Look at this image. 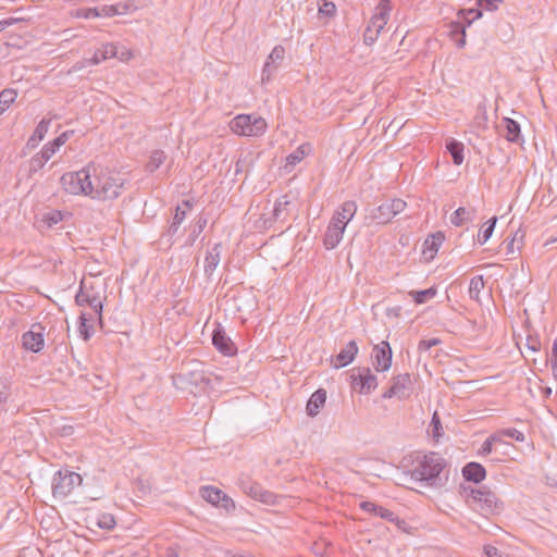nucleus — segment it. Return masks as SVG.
Here are the masks:
<instances>
[{
	"label": "nucleus",
	"instance_id": "nucleus-12",
	"mask_svg": "<svg viewBox=\"0 0 557 557\" xmlns=\"http://www.w3.org/2000/svg\"><path fill=\"white\" fill-rule=\"evenodd\" d=\"M392 348L385 341L375 345L372 349L373 366L376 371H387L392 364Z\"/></svg>",
	"mask_w": 557,
	"mask_h": 557
},
{
	"label": "nucleus",
	"instance_id": "nucleus-11",
	"mask_svg": "<svg viewBox=\"0 0 557 557\" xmlns=\"http://www.w3.org/2000/svg\"><path fill=\"white\" fill-rule=\"evenodd\" d=\"M285 58V48L275 46L269 54L261 73V83H269Z\"/></svg>",
	"mask_w": 557,
	"mask_h": 557
},
{
	"label": "nucleus",
	"instance_id": "nucleus-20",
	"mask_svg": "<svg viewBox=\"0 0 557 557\" xmlns=\"http://www.w3.org/2000/svg\"><path fill=\"white\" fill-rule=\"evenodd\" d=\"M326 401V391L323 388L317 389L309 398L306 411L309 417H315L320 409L324 407Z\"/></svg>",
	"mask_w": 557,
	"mask_h": 557
},
{
	"label": "nucleus",
	"instance_id": "nucleus-59",
	"mask_svg": "<svg viewBox=\"0 0 557 557\" xmlns=\"http://www.w3.org/2000/svg\"><path fill=\"white\" fill-rule=\"evenodd\" d=\"M527 346L532 351H539L541 348V343L536 337L529 336L527 338Z\"/></svg>",
	"mask_w": 557,
	"mask_h": 557
},
{
	"label": "nucleus",
	"instance_id": "nucleus-61",
	"mask_svg": "<svg viewBox=\"0 0 557 557\" xmlns=\"http://www.w3.org/2000/svg\"><path fill=\"white\" fill-rule=\"evenodd\" d=\"M69 139V134L67 132H64L62 133L61 135H59L53 141V146H57V147H61L63 146Z\"/></svg>",
	"mask_w": 557,
	"mask_h": 557
},
{
	"label": "nucleus",
	"instance_id": "nucleus-28",
	"mask_svg": "<svg viewBox=\"0 0 557 557\" xmlns=\"http://www.w3.org/2000/svg\"><path fill=\"white\" fill-rule=\"evenodd\" d=\"M373 220H375L379 224H386L393 218L394 214L387 202L380 205L372 214Z\"/></svg>",
	"mask_w": 557,
	"mask_h": 557
},
{
	"label": "nucleus",
	"instance_id": "nucleus-63",
	"mask_svg": "<svg viewBox=\"0 0 557 557\" xmlns=\"http://www.w3.org/2000/svg\"><path fill=\"white\" fill-rule=\"evenodd\" d=\"M180 226H181V224H175V222L172 221L168 227L165 235L169 236L170 238H172L174 235L177 234Z\"/></svg>",
	"mask_w": 557,
	"mask_h": 557
},
{
	"label": "nucleus",
	"instance_id": "nucleus-5",
	"mask_svg": "<svg viewBox=\"0 0 557 557\" xmlns=\"http://www.w3.org/2000/svg\"><path fill=\"white\" fill-rule=\"evenodd\" d=\"M91 169L89 164L77 172L64 173L61 176V185L63 189L72 195H85L90 197L91 186Z\"/></svg>",
	"mask_w": 557,
	"mask_h": 557
},
{
	"label": "nucleus",
	"instance_id": "nucleus-43",
	"mask_svg": "<svg viewBox=\"0 0 557 557\" xmlns=\"http://www.w3.org/2000/svg\"><path fill=\"white\" fill-rule=\"evenodd\" d=\"M97 525L103 530H111L115 527V519L110 513L101 515L98 518Z\"/></svg>",
	"mask_w": 557,
	"mask_h": 557
},
{
	"label": "nucleus",
	"instance_id": "nucleus-52",
	"mask_svg": "<svg viewBox=\"0 0 557 557\" xmlns=\"http://www.w3.org/2000/svg\"><path fill=\"white\" fill-rule=\"evenodd\" d=\"M443 240H444V235L441 232L432 235L431 245L429 247V249L432 251V253L437 252L438 247L442 245ZM431 257H433V255H431Z\"/></svg>",
	"mask_w": 557,
	"mask_h": 557
},
{
	"label": "nucleus",
	"instance_id": "nucleus-60",
	"mask_svg": "<svg viewBox=\"0 0 557 557\" xmlns=\"http://www.w3.org/2000/svg\"><path fill=\"white\" fill-rule=\"evenodd\" d=\"M87 65H91L90 62H89V59H84V60H81L78 62H76L72 67L71 70L69 71L70 73H74V72H78L83 69H85Z\"/></svg>",
	"mask_w": 557,
	"mask_h": 557
},
{
	"label": "nucleus",
	"instance_id": "nucleus-47",
	"mask_svg": "<svg viewBox=\"0 0 557 557\" xmlns=\"http://www.w3.org/2000/svg\"><path fill=\"white\" fill-rule=\"evenodd\" d=\"M430 426L432 428L433 437L438 440L442 436V424L437 412L433 414Z\"/></svg>",
	"mask_w": 557,
	"mask_h": 557
},
{
	"label": "nucleus",
	"instance_id": "nucleus-13",
	"mask_svg": "<svg viewBox=\"0 0 557 557\" xmlns=\"http://www.w3.org/2000/svg\"><path fill=\"white\" fill-rule=\"evenodd\" d=\"M294 203L288 195H283L276 199L272 215L269 219L270 222L286 224L289 221L290 212Z\"/></svg>",
	"mask_w": 557,
	"mask_h": 557
},
{
	"label": "nucleus",
	"instance_id": "nucleus-9",
	"mask_svg": "<svg viewBox=\"0 0 557 557\" xmlns=\"http://www.w3.org/2000/svg\"><path fill=\"white\" fill-rule=\"evenodd\" d=\"M351 388L360 394H370L377 386L376 376L369 368H357L352 370Z\"/></svg>",
	"mask_w": 557,
	"mask_h": 557
},
{
	"label": "nucleus",
	"instance_id": "nucleus-36",
	"mask_svg": "<svg viewBox=\"0 0 557 557\" xmlns=\"http://www.w3.org/2000/svg\"><path fill=\"white\" fill-rule=\"evenodd\" d=\"M310 146L308 144L300 145L295 151L289 153L286 158L287 164L296 165L307 156Z\"/></svg>",
	"mask_w": 557,
	"mask_h": 557
},
{
	"label": "nucleus",
	"instance_id": "nucleus-41",
	"mask_svg": "<svg viewBox=\"0 0 557 557\" xmlns=\"http://www.w3.org/2000/svg\"><path fill=\"white\" fill-rule=\"evenodd\" d=\"M190 380L196 385L202 384L205 386H209L212 383L211 376L206 375L202 371H191L190 372Z\"/></svg>",
	"mask_w": 557,
	"mask_h": 557
},
{
	"label": "nucleus",
	"instance_id": "nucleus-48",
	"mask_svg": "<svg viewBox=\"0 0 557 557\" xmlns=\"http://www.w3.org/2000/svg\"><path fill=\"white\" fill-rule=\"evenodd\" d=\"M387 203H388L394 216H396L397 214L403 212L407 206L406 201H404L403 199H393Z\"/></svg>",
	"mask_w": 557,
	"mask_h": 557
},
{
	"label": "nucleus",
	"instance_id": "nucleus-42",
	"mask_svg": "<svg viewBox=\"0 0 557 557\" xmlns=\"http://www.w3.org/2000/svg\"><path fill=\"white\" fill-rule=\"evenodd\" d=\"M16 91L14 89H3L0 92V103H2L7 109L13 103L16 99Z\"/></svg>",
	"mask_w": 557,
	"mask_h": 557
},
{
	"label": "nucleus",
	"instance_id": "nucleus-1",
	"mask_svg": "<svg viewBox=\"0 0 557 557\" xmlns=\"http://www.w3.org/2000/svg\"><path fill=\"white\" fill-rule=\"evenodd\" d=\"M447 461L438 453L418 454L412 461L410 475L416 481L426 482L429 486H442L444 481L441 476Z\"/></svg>",
	"mask_w": 557,
	"mask_h": 557
},
{
	"label": "nucleus",
	"instance_id": "nucleus-32",
	"mask_svg": "<svg viewBox=\"0 0 557 557\" xmlns=\"http://www.w3.org/2000/svg\"><path fill=\"white\" fill-rule=\"evenodd\" d=\"M437 289L435 287H430L424 290H411L409 296L413 298L417 305H421L435 297Z\"/></svg>",
	"mask_w": 557,
	"mask_h": 557
},
{
	"label": "nucleus",
	"instance_id": "nucleus-21",
	"mask_svg": "<svg viewBox=\"0 0 557 557\" xmlns=\"http://www.w3.org/2000/svg\"><path fill=\"white\" fill-rule=\"evenodd\" d=\"M222 245L215 244L211 249L207 251L205 258V274L211 276L215 271L221 260Z\"/></svg>",
	"mask_w": 557,
	"mask_h": 557
},
{
	"label": "nucleus",
	"instance_id": "nucleus-15",
	"mask_svg": "<svg viewBox=\"0 0 557 557\" xmlns=\"http://www.w3.org/2000/svg\"><path fill=\"white\" fill-rule=\"evenodd\" d=\"M212 344L224 356H235L237 347L226 335L225 331L219 325L212 332Z\"/></svg>",
	"mask_w": 557,
	"mask_h": 557
},
{
	"label": "nucleus",
	"instance_id": "nucleus-45",
	"mask_svg": "<svg viewBox=\"0 0 557 557\" xmlns=\"http://www.w3.org/2000/svg\"><path fill=\"white\" fill-rule=\"evenodd\" d=\"M336 13V7L331 1H324L319 8V14L326 17H333Z\"/></svg>",
	"mask_w": 557,
	"mask_h": 557
},
{
	"label": "nucleus",
	"instance_id": "nucleus-55",
	"mask_svg": "<svg viewBox=\"0 0 557 557\" xmlns=\"http://www.w3.org/2000/svg\"><path fill=\"white\" fill-rule=\"evenodd\" d=\"M100 13H101V16L103 15V16L111 17V16L119 14L120 11L117 10V8L115 5H104L100 9Z\"/></svg>",
	"mask_w": 557,
	"mask_h": 557
},
{
	"label": "nucleus",
	"instance_id": "nucleus-26",
	"mask_svg": "<svg viewBox=\"0 0 557 557\" xmlns=\"http://www.w3.org/2000/svg\"><path fill=\"white\" fill-rule=\"evenodd\" d=\"M50 125V120L42 119L36 126L34 133L28 138L27 146L35 148L46 136Z\"/></svg>",
	"mask_w": 557,
	"mask_h": 557
},
{
	"label": "nucleus",
	"instance_id": "nucleus-10",
	"mask_svg": "<svg viewBox=\"0 0 557 557\" xmlns=\"http://www.w3.org/2000/svg\"><path fill=\"white\" fill-rule=\"evenodd\" d=\"M412 382L410 374H399L392 380L391 387L384 392L383 398L407 399L411 395Z\"/></svg>",
	"mask_w": 557,
	"mask_h": 557
},
{
	"label": "nucleus",
	"instance_id": "nucleus-56",
	"mask_svg": "<svg viewBox=\"0 0 557 557\" xmlns=\"http://www.w3.org/2000/svg\"><path fill=\"white\" fill-rule=\"evenodd\" d=\"M360 508L366 511V512H369V513H372V515H376V511H377V508H379V505L372 503V502H362L360 504Z\"/></svg>",
	"mask_w": 557,
	"mask_h": 557
},
{
	"label": "nucleus",
	"instance_id": "nucleus-50",
	"mask_svg": "<svg viewBox=\"0 0 557 557\" xmlns=\"http://www.w3.org/2000/svg\"><path fill=\"white\" fill-rule=\"evenodd\" d=\"M438 344H441L438 338L422 339L419 342L418 349L419 351H428Z\"/></svg>",
	"mask_w": 557,
	"mask_h": 557
},
{
	"label": "nucleus",
	"instance_id": "nucleus-40",
	"mask_svg": "<svg viewBox=\"0 0 557 557\" xmlns=\"http://www.w3.org/2000/svg\"><path fill=\"white\" fill-rule=\"evenodd\" d=\"M375 516H379L380 518L387 520L389 522L396 523L397 525L405 523V521L400 520L393 511H391L387 508H384L382 506H379Z\"/></svg>",
	"mask_w": 557,
	"mask_h": 557
},
{
	"label": "nucleus",
	"instance_id": "nucleus-37",
	"mask_svg": "<svg viewBox=\"0 0 557 557\" xmlns=\"http://www.w3.org/2000/svg\"><path fill=\"white\" fill-rule=\"evenodd\" d=\"M193 205L189 200H183L181 205L175 208L173 220L175 224H182L186 218L188 211H190Z\"/></svg>",
	"mask_w": 557,
	"mask_h": 557
},
{
	"label": "nucleus",
	"instance_id": "nucleus-16",
	"mask_svg": "<svg viewBox=\"0 0 557 557\" xmlns=\"http://www.w3.org/2000/svg\"><path fill=\"white\" fill-rule=\"evenodd\" d=\"M345 226L331 220L323 238V245L326 249H334L342 240Z\"/></svg>",
	"mask_w": 557,
	"mask_h": 557
},
{
	"label": "nucleus",
	"instance_id": "nucleus-6",
	"mask_svg": "<svg viewBox=\"0 0 557 557\" xmlns=\"http://www.w3.org/2000/svg\"><path fill=\"white\" fill-rule=\"evenodd\" d=\"M231 131L239 136L259 137L268 128L267 121L255 114H238L230 122Z\"/></svg>",
	"mask_w": 557,
	"mask_h": 557
},
{
	"label": "nucleus",
	"instance_id": "nucleus-27",
	"mask_svg": "<svg viewBox=\"0 0 557 557\" xmlns=\"http://www.w3.org/2000/svg\"><path fill=\"white\" fill-rule=\"evenodd\" d=\"M497 445H509V444L504 442L499 434H493L484 441V443L482 444V446L479 450V454L481 456H487L497 449Z\"/></svg>",
	"mask_w": 557,
	"mask_h": 557
},
{
	"label": "nucleus",
	"instance_id": "nucleus-57",
	"mask_svg": "<svg viewBox=\"0 0 557 557\" xmlns=\"http://www.w3.org/2000/svg\"><path fill=\"white\" fill-rule=\"evenodd\" d=\"M75 302L79 307L88 306V298L85 295V290L83 286L81 287L79 292L75 296Z\"/></svg>",
	"mask_w": 557,
	"mask_h": 557
},
{
	"label": "nucleus",
	"instance_id": "nucleus-53",
	"mask_svg": "<svg viewBox=\"0 0 557 557\" xmlns=\"http://www.w3.org/2000/svg\"><path fill=\"white\" fill-rule=\"evenodd\" d=\"M59 149V147L53 146V141H49L42 147L40 153L49 161Z\"/></svg>",
	"mask_w": 557,
	"mask_h": 557
},
{
	"label": "nucleus",
	"instance_id": "nucleus-58",
	"mask_svg": "<svg viewBox=\"0 0 557 557\" xmlns=\"http://www.w3.org/2000/svg\"><path fill=\"white\" fill-rule=\"evenodd\" d=\"M483 550L486 557H500L502 554V552L493 545H485Z\"/></svg>",
	"mask_w": 557,
	"mask_h": 557
},
{
	"label": "nucleus",
	"instance_id": "nucleus-25",
	"mask_svg": "<svg viewBox=\"0 0 557 557\" xmlns=\"http://www.w3.org/2000/svg\"><path fill=\"white\" fill-rule=\"evenodd\" d=\"M223 493H224L223 491H221L220 488L212 486V485L202 486L199 490L200 496L206 502H208L209 504H211L212 506H215V507H218L219 504L221 503Z\"/></svg>",
	"mask_w": 557,
	"mask_h": 557
},
{
	"label": "nucleus",
	"instance_id": "nucleus-4",
	"mask_svg": "<svg viewBox=\"0 0 557 557\" xmlns=\"http://www.w3.org/2000/svg\"><path fill=\"white\" fill-rule=\"evenodd\" d=\"M391 0H380L374 9V13L370 18L368 26L363 33V42L367 46H372L379 38L381 32L386 26L392 12Z\"/></svg>",
	"mask_w": 557,
	"mask_h": 557
},
{
	"label": "nucleus",
	"instance_id": "nucleus-30",
	"mask_svg": "<svg viewBox=\"0 0 557 557\" xmlns=\"http://www.w3.org/2000/svg\"><path fill=\"white\" fill-rule=\"evenodd\" d=\"M446 148L451 154L454 163L460 165L463 162V145L455 139H450Z\"/></svg>",
	"mask_w": 557,
	"mask_h": 557
},
{
	"label": "nucleus",
	"instance_id": "nucleus-23",
	"mask_svg": "<svg viewBox=\"0 0 557 557\" xmlns=\"http://www.w3.org/2000/svg\"><path fill=\"white\" fill-rule=\"evenodd\" d=\"M462 475L473 483L482 482L486 476L485 468L478 462H469L462 468Z\"/></svg>",
	"mask_w": 557,
	"mask_h": 557
},
{
	"label": "nucleus",
	"instance_id": "nucleus-46",
	"mask_svg": "<svg viewBox=\"0 0 557 557\" xmlns=\"http://www.w3.org/2000/svg\"><path fill=\"white\" fill-rule=\"evenodd\" d=\"M220 508L224 509L227 513L233 512L236 508L235 502L225 493H223L221 503L219 504Z\"/></svg>",
	"mask_w": 557,
	"mask_h": 557
},
{
	"label": "nucleus",
	"instance_id": "nucleus-8",
	"mask_svg": "<svg viewBox=\"0 0 557 557\" xmlns=\"http://www.w3.org/2000/svg\"><path fill=\"white\" fill-rule=\"evenodd\" d=\"M238 486L245 495L249 496L250 498L257 502L263 503L265 505H275L277 503V497L274 493L263 488V486L260 483L252 481L248 478L240 479L238 482Z\"/></svg>",
	"mask_w": 557,
	"mask_h": 557
},
{
	"label": "nucleus",
	"instance_id": "nucleus-14",
	"mask_svg": "<svg viewBox=\"0 0 557 557\" xmlns=\"http://www.w3.org/2000/svg\"><path fill=\"white\" fill-rule=\"evenodd\" d=\"M44 327L40 324H34L32 330L22 335V344L26 350L39 352L44 348Z\"/></svg>",
	"mask_w": 557,
	"mask_h": 557
},
{
	"label": "nucleus",
	"instance_id": "nucleus-34",
	"mask_svg": "<svg viewBox=\"0 0 557 557\" xmlns=\"http://www.w3.org/2000/svg\"><path fill=\"white\" fill-rule=\"evenodd\" d=\"M473 212L470 210H467L463 207L458 208L450 216V222L455 226H461L467 221H470L472 219Z\"/></svg>",
	"mask_w": 557,
	"mask_h": 557
},
{
	"label": "nucleus",
	"instance_id": "nucleus-3",
	"mask_svg": "<svg viewBox=\"0 0 557 557\" xmlns=\"http://www.w3.org/2000/svg\"><path fill=\"white\" fill-rule=\"evenodd\" d=\"M467 503L484 516L499 513L504 508L503 502L487 486L471 488Z\"/></svg>",
	"mask_w": 557,
	"mask_h": 557
},
{
	"label": "nucleus",
	"instance_id": "nucleus-33",
	"mask_svg": "<svg viewBox=\"0 0 557 557\" xmlns=\"http://www.w3.org/2000/svg\"><path fill=\"white\" fill-rule=\"evenodd\" d=\"M90 320H92V317H87V313L85 312L81 313L78 330L84 341H88L94 333L92 325L88 323Z\"/></svg>",
	"mask_w": 557,
	"mask_h": 557
},
{
	"label": "nucleus",
	"instance_id": "nucleus-29",
	"mask_svg": "<svg viewBox=\"0 0 557 557\" xmlns=\"http://www.w3.org/2000/svg\"><path fill=\"white\" fill-rule=\"evenodd\" d=\"M166 154L163 150L156 149L151 152L149 161L146 164V170L150 173L157 171L165 161Z\"/></svg>",
	"mask_w": 557,
	"mask_h": 557
},
{
	"label": "nucleus",
	"instance_id": "nucleus-39",
	"mask_svg": "<svg viewBox=\"0 0 557 557\" xmlns=\"http://www.w3.org/2000/svg\"><path fill=\"white\" fill-rule=\"evenodd\" d=\"M47 162H48V160L40 152L33 156L32 159L29 160V168H28L29 176H32L33 174H35L39 170H41Z\"/></svg>",
	"mask_w": 557,
	"mask_h": 557
},
{
	"label": "nucleus",
	"instance_id": "nucleus-22",
	"mask_svg": "<svg viewBox=\"0 0 557 557\" xmlns=\"http://www.w3.org/2000/svg\"><path fill=\"white\" fill-rule=\"evenodd\" d=\"M117 53V45L113 42L103 44L98 48L94 55L89 59L91 65H97L102 61L112 59Z\"/></svg>",
	"mask_w": 557,
	"mask_h": 557
},
{
	"label": "nucleus",
	"instance_id": "nucleus-44",
	"mask_svg": "<svg viewBox=\"0 0 557 557\" xmlns=\"http://www.w3.org/2000/svg\"><path fill=\"white\" fill-rule=\"evenodd\" d=\"M63 219V215L61 213V211H58V210H53L51 212H48L44 215V219L42 221L49 226H53L55 224H58L59 222H61Z\"/></svg>",
	"mask_w": 557,
	"mask_h": 557
},
{
	"label": "nucleus",
	"instance_id": "nucleus-31",
	"mask_svg": "<svg viewBox=\"0 0 557 557\" xmlns=\"http://www.w3.org/2000/svg\"><path fill=\"white\" fill-rule=\"evenodd\" d=\"M451 39L456 41L458 48H463L466 45V29L459 22L451 23L450 25Z\"/></svg>",
	"mask_w": 557,
	"mask_h": 557
},
{
	"label": "nucleus",
	"instance_id": "nucleus-49",
	"mask_svg": "<svg viewBox=\"0 0 557 557\" xmlns=\"http://www.w3.org/2000/svg\"><path fill=\"white\" fill-rule=\"evenodd\" d=\"M114 58H117L121 62H128L134 58V52L126 48V47H119L117 46V53Z\"/></svg>",
	"mask_w": 557,
	"mask_h": 557
},
{
	"label": "nucleus",
	"instance_id": "nucleus-18",
	"mask_svg": "<svg viewBox=\"0 0 557 557\" xmlns=\"http://www.w3.org/2000/svg\"><path fill=\"white\" fill-rule=\"evenodd\" d=\"M502 135L510 143L522 140L521 129L518 122L510 117H504L500 123Z\"/></svg>",
	"mask_w": 557,
	"mask_h": 557
},
{
	"label": "nucleus",
	"instance_id": "nucleus-62",
	"mask_svg": "<svg viewBox=\"0 0 557 557\" xmlns=\"http://www.w3.org/2000/svg\"><path fill=\"white\" fill-rule=\"evenodd\" d=\"M20 21H21V18H14V17H9V18L0 21V32H3L7 27H9L10 25L17 23Z\"/></svg>",
	"mask_w": 557,
	"mask_h": 557
},
{
	"label": "nucleus",
	"instance_id": "nucleus-64",
	"mask_svg": "<svg viewBox=\"0 0 557 557\" xmlns=\"http://www.w3.org/2000/svg\"><path fill=\"white\" fill-rule=\"evenodd\" d=\"M98 16H101V13H100V10L97 9V8L88 9L86 14H85V17H87V18L98 17Z\"/></svg>",
	"mask_w": 557,
	"mask_h": 557
},
{
	"label": "nucleus",
	"instance_id": "nucleus-17",
	"mask_svg": "<svg viewBox=\"0 0 557 557\" xmlns=\"http://www.w3.org/2000/svg\"><path fill=\"white\" fill-rule=\"evenodd\" d=\"M357 212V205L352 200L345 201L333 214V221L347 226L348 222L355 216Z\"/></svg>",
	"mask_w": 557,
	"mask_h": 557
},
{
	"label": "nucleus",
	"instance_id": "nucleus-19",
	"mask_svg": "<svg viewBox=\"0 0 557 557\" xmlns=\"http://www.w3.org/2000/svg\"><path fill=\"white\" fill-rule=\"evenodd\" d=\"M358 354V345L356 341H349L347 345L335 357V368H343L354 361Z\"/></svg>",
	"mask_w": 557,
	"mask_h": 557
},
{
	"label": "nucleus",
	"instance_id": "nucleus-24",
	"mask_svg": "<svg viewBox=\"0 0 557 557\" xmlns=\"http://www.w3.org/2000/svg\"><path fill=\"white\" fill-rule=\"evenodd\" d=\"M85 290V295L88 298V307L92 309L97 317V321L100 325H102V298L99 293H96L92 288H87L83 286Z\"/></svg>",
	"mask_w": 557,
	"mask_h": 557
},
{
	"label": "nucleus",
	"instance_id": "nucleus-2",
	"mask_svg": "<svg viewBox=\"0 0 557 557\" xmlns=\"http://www.w3.org/2000/svg\"><path fill=\"white\" fill-rule=\"evenodd\" d=\"M125 185V180L119 172L97 168L92 164L90 198L97 200L116 199Z\"/></svg>",
	"mask_w": 557,
	"mask_h": 557
},
{
	"label": "nucleus",
	"instance_id": "nucleus-7",
	"mask_svg": "<svg viewBox=\"0 0 557 557\" xmlns=\"http://www.w3.org/2000/svg\"><path fill=\"white\" fill-rule=\"evenodd\" d=\"M82 476L67 469L59 470L52 479V495L55 498H65L82 484Z\"/></svg>",
	"mask_w": 557,
	"mask_h": 557
},
{
	"label": "nucleus",
	"instance_id": "nucleus-54",
	"mask_svg": "<svg viewBox=\"0 0 557 557\" xmlns=\"http://www.w3.org/2000/svg\"><path fill=\"white\" fill-rule=\"evenodd\" d=\"M504 434L518 441V442H523L524 441V435L522 432H520L519 430L517 429H508L506 431H504Z\"/></svg>",
	"mask_w": 557,
	"mask_h": 557
},
{
	"label": "nucleus",
	"instance_id": "nucleus-35",
	"mask_svg": "<svg viewBox=\"0 0 557 557\" xmlns=\"http://www.w3.org/2000/svg\"><path fill=\"white\" fill-rule=\"evenodd\" d=\"M485 282L482 275L473 276L469 285V296L473 300H479L481 290L484 288Z\"/></svg>",
	"mask_w": 557,
	"mask_h": 557
},
{
	"label": "nucleus",
	"instance_id": "nucleus-38",
	"mask_svg": "<svg viewBox=\"0 0 557 557\" xmlns=\"http://www.w3.org/2000/svg\"><path fill=\"white\" fill-rule=\"evenodd\" d=\"M496 222H497V218L493 216L492 219H490L487 221L485 228L479 232L478 243L480 245L485 244L490 239V237L492 236V234L494 232Z\"/></svg>",
	"mask_w": 557,
	"mask_h": 557
},
{
	"label": "nucleus",
	"instance_id": "nucleus-51",
	"mask_svg": "<svg viewBox=\"0 0 557 557\" xmlns=\"http://www.w3.org/2000/svg\"><path fill=\"white\" fill-rule=\"evenodd\" d=\"M502 2L503 0H478L479 7L487 11L497 10Z\"/></svg>",
	"mask_w": 557,
	"mask_h": 557
}]
</instances>
